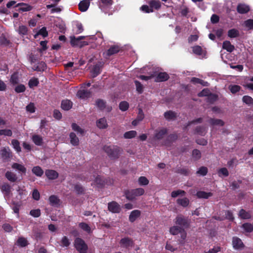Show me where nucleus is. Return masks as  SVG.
Instances as JSON below:
<instances>
[{
	"label": "nucleus",
	"mask_w": 253,
	"mask_h": 253,
	"mask_svg": "<svg viewBox=\"0 0 253 253\" xmlns=\"http://www.w3.org/2000/svg\"><path fill=\"white\" fill-rule=\"evenodd\" d=\"M33 173L37 176L41 177L43 174V171L42 168L39 166H36L33 167L32 170Z\"/></svg>",
	"instance_id": "33"
},
{
	"label": "nucleus",
	"mask_w": 253,
	"mask_h": 253,
	"mask_svg": "<svg viewBox=\"0 0 253 253\" xmlns=\"http://www.w3.org/2000/svg\"><path fill=\"white\" fill-rule=\"evenodd\" d=\"M26 110L31 113H34L35 111V107L33 103H30L26 106Z\"/></svg>",
	"instance_id": "63"
},
{
	"label": "nucleus",
	"mask_w": 253,
	"mask_h": 253,
	"mask_svg": "<svg viewBox=\"0 0 253 253\" xmlns=\"http://www.w3.org/2000/svg\"><path fill=\"white\" fill-rule=\"evenodd\" d=\"M164 116L167 120H172L176 118V113L173 111H169L165 113Z\"/></svg>",
	"instance_id": "34"
},
{
	"label": "nucleus",
	"mask_w": 253,
	"mask_h": 253,
	"mask_svg": "<svg viewBox=\"0 0 253 253\" xmlns=\"http://www.w3.org/2000/svg\"><path fill=\"white\" fill-rule=\"evenodd\" d=\"M139 184L141 185H146L149 183V180L144 176H141L138 179Z\"/></svg>",
	"instance_id": "56"
},
{
	"label": "nucleus",
	"mask_w": 253,
	"mask_h": 253,
	"mask_svg": "<svg viewBox=\"0 0 253 253\" xmlns=\"http://www.w3.org/2000/svg\"><path fill=\"white\" fill-rule=\"evenodd\" d=\"M25 86L23 84H19L15 88V91L17 93L23 92L25 91Z\"/></svg>",
	"instance_id": "64"
},
{
	"label": "nucleus",
	"mask_w": 253,
	"mask_h": 253,
	"mask_svg": "<svg viewBox=\"0 0 253 253\" xmlns=\"http://www.w3.org/2000/svg\"><path fill=\"white\" fill-rule=\"evenodd\" d=\"M222 48L229 52H232L235 49L234 46L231 44V42L228 41L223 42Z\"/></svg>",
	"instance_id": "20"
},
{
	"label": "nucleus",
	"mask_w": 253,
	"mask_h": 253,
	"mask_svg": "<svg viewBox=\"0 0 253 253\" xmlns=\"http://www.w3.org/2000/svg\"><path fill=\"white\" fill-rule=\"evenodd\" d=\"M209 123L212 126H223L224 124L223 121L220 119H210L209 120Z\"/></svg>",
	"instance_id": "37"
},
{
	"label": "nucleus",
	"mask_w": 253,
	"mask_h": 253,
	"mask_svg": "<svg viewBox=\"0 0 253 253\" xmlns=\"http://www.w3.org/2000/svg\"><path fill=\"white\" fill-rule=\"evenodd\" d=\"M245 26L248 28L249 30L253 29V19H248L244 22Z\"/></svg>",
	"instance_id": "59"
},
{
	"label": "nucleus",
	"mask_w": 253,
	"mask_h": 253,
	"mask_svg": "<svg viewBox=\"0 0 253 253\" xmlns=\"http://www.w3.org/2000/svg\"><path fill=\"white\" fill-rule=\"evenodd\" d=\"M211 192H206L205 191H200L197 192L196 195L199 198L208 199L212 196Z\"/></svg>",
	"instance_id": "28"
},
{
	"label": "nucleus",
	"mask_w": 253,
	"mask_h": 253,
	"mask_svg": "<svg viewBox=\"0 0 253 253\" xmlns=\"http://www.w3.org/2000/svg\"><path fill=\"white\" fill-rule=\"evenodd\" d=\"M208 172V169L205 167H201L199 170L197 171V173L200 175L204 176L207 174Z\"/></svg>",
	"instance_id": "58"
},
{
	"label": "nucleus",
	"mask_w": 253,
	"mask_h": 253,
	"mask_svg": "<svg viewBox=\"0 0 253 253\" xmlns=\"http://www.w3.org/2000/svg\"><path fill=\"white\" fill-rule=\"evenodd\" d=\"M192 157L196 160L200 159L201 157L200 151L197 149H194L192 152Z\"/></svg>",
	"instance_id": "54"
},
{
	"label": "nucleus",
	"mask_w": 253,
	"mask_h": 253,
	"mask_svg": "<svg viewBox=\"0 0 253 253\" xmlns=\"http://www.w3.org/2000/svg\"><path fill=\"white\" fill-rule=\"evenodd\" d=\"M242 227L247 232H251L253 229V226L251 223H245Z\"/></svg>",
	"instance_id": "57"
},
{
	"label": "nucleus",
	"mask_w": 253,
	"mask_h": 253,
	"mask_svg": "<svg viewBox=\"0 0 253 253\" xmlns=\"http://www.w3.org/2000/svg\"><path fill=\"white\" fill-rule=\"evenodd\" d=\"M10 82L13 84H17L19 82L18 75L15 73L12 75L10 78Z\"/></svg>",
	"instance_id": "52"
},
{
	"label": "nucleus",
	"mask_w": 253,
	"mask_h": 253,
	"mask_svg": "<svg viewBox=\"0 0 253 253\" xmlns=\"http://www.w3.org/2000/svg\"><path fill=\"white\" fill-rule=\"evenodd\" d=\"M120 50V47L117 45H113L111 46L107 52L108 56H111L114 54L117 53Z\"/></svg>",
	"instance_id": "31"
},
{
	"label": "nucleus",
	"mask_w": 253,
	"mask_h": 253,
	"mask_svg": "<svg viewBox=\"0 0 253 253\" xmlns=\"http://www.w3.org/2000/svg\"><path fill=\"white\" fill-rule=\"evenodd\" d=\"M49 201L52 206L58 205L59 202V200L57 196L55 195H51L49 198Z\"/></svg>",
	"instance_id": "43"
},
{
	"label": "nucleus",
	"mask_w": 253,
	"mask_h": 253,
	"mask_svg": "<svg viewBox=\"0 0 253 253\" xmlns=\"http://www.w3.org/2000/svg\"><path fill=\"white\" fill-rule=\"evenodd\" d=\"M0 189L5 197H9L10 196L11 191V187L9 184L8 183H3L1 186Z\"/></svg>",
	"instance_id": "11"
},
{
	"label": "nucleus",
	"mask_w": 253,
	"mask_h": 253,
	"mask_svg": "<svg viewBox=\"0 0 253 253\" xmlns=\"http://www.w3.org/2000/svg\"><path fill=\"white\" fill-rule=\"evenodd\" d=\"M27 240L23 237H20L17 240V245L20 247H24L27 245Z\"/></svg>",
	"instance_id": "45"
},
{
	"label": "nucleus",
	"mask_w": 253,
	"mask_h": 253,
	"mask_svg": "<svg viewBox=\"0 0 253 253\" xmlns=\"http://www.w3.org/2000/svg\"><path fill=\"white\" fill-rule=\"evenodd\" d=\"M169 76L168 74L165 72L160 73L156 77L155 81L156 82H164L168 80Z\"/></svg>",
	"instance_id": "19"
},
{
	"label": "nucleus",
	"mask_w": 253,
	"mask_h": 253,
	"mask_svg": "<svg viewBox=\"0 0 253 253\" xmlns=\"http://www.w3.org/2000/svg\"><path fill=\"white\" fill-rule=\"evenodd\" d=\"M19 6H20V7L19 8V10H21L22 11H29L32 10V7L31 6L25 3H18L16 5V7H18Z\"/></svg>",
	"instance_id": "27"
},
{
	"label": "nucleus",
	"mask_w": 253,
	"mask_h": 253,
	"mask_svg": "<svg viewBox=\"0 0 253 253\" xmlns=\"http://www.w3.org/2000/svg\"><path fill=\"white\" fill-rule=\"evenodd\" d=\"M177 204L185 208L188 206L189 204V200L187 198H179L177 200Z\"/></svg>",
	"instance_id": "25"
},
{
	"label": "nucleus",
	"mask_w": 253,
	"mask_h": 253,
	"mask_svg": "<svg viewBox=\"0 0 253 253\" xmlns=\"http://www.w3.org/2000/svg\"><path fill=\"white\" fill-rule=\"evenodd\" d=\"M120 244L122 247L127 248L132 246L133 242L129 238H124L121 240Z\"/></svg>",
	"instance_id": "14"
},
{
	"label": "nucleus",
	"mask_w": 253,
	"mask_h": 253,
	"mask_svg": "<svg viewBox=\"0 0 253 253\" xmlns=\"http://www.w3.org/2000/svg\"><path fill=\"white\" fill-rule=\"evenodd\" d=\"M108 209L110 211L113 213H119L121 211L120 206L114 201L108 203Z\"/></svg>",
	"instance_id": "7"
},
{
	"label": "nucleus",
	"mask_w": 253,
	"mask_h": 253,
	"mask_svg": "<svg viewBox=\"0 0 253 253\" xmlns=\"http://www.w3.org/2000/svg\"><path fill=\"white\" fill-rule=\"evenodd\" d=\"M11 168L20 172L25 173L26 171V168L23 165L18 163H14L12 164Z\"/></svg>",
	"instance_id": "17"
},
{
	"label": "nucleus",
	"mask_w": 253,
	"mask_h": 253,
	"mask_svg": "<svg viewBox=\"0 0 253 253\" xmlns=\"http://www.w3.org/2000/svg\"><path fill=\"white\" fill-rule=\"evenodd\" d=\"M137 132L135 130H131L125 132L124 137L126 139H130L134 137L136 135Z\"/></svg>",
	"instance_id": "40"
},
{
	"label": "nucleus",
	"mask_w": 253,
	"mask_h": 253,
	"mask_svg": "<svg viewBox=\"0 0 253 253\" xmlns=\"http://www.w3.org/2000/svg\"><path fill=\"white\" fill-rule=\"evenodd\" d=\"M80 227L84 231L88 233L91 232V228L90 226L86 223L84 222H81L79 224Z\"/></svg>",
	"instance_id": "42"
},
{
	"label": "nucleus",
	"mask_w": 253,
	"mask_h": 253,
	"mask_svg": "<svg viewBox=\"0 0 253 253\" xmlns=\"http://www.w3.org/2000/svg\"><path fill=\"white\" fill-rule=\"evenodd\" d=\"M45 175L49 179H55L58 176V173L55 170L48 169L45 171Z\"/></svg>",
	"instance_id": "16"
},
{
	"label": "nucleus",
	"mask_w": 253,
	"mask_h": 253,
	"mask_svg": "<svg viewBox=\"0 0 253 253\" xmlns=\"http://www.w3.org/2000/svg\"><path fill=\"white\" fill-rule=\"evenodd\" d=\"M1 158L5 161H9L12 157L11 152L9 147H3L0 150Z\"/></svg>",
	"instance_id": "6"
},
{
	"label": "nucleus",
	"mask_w": 253,
	"mask_h": 253,
	"mask_svg": "<svg viewBox=\"0 0 253 253\" xmlns=\"http://www.w3.org/2000/svg\"><path fill=\"white\" fill-rule=\"evenodd\" d=\"M191 82L194 84H200L203 85H207V83L205 82L204 81L197 78H192L191 80Z\"/></svg>",
	"instance_id": "49"
},
{
	"label": "nucleus",
	"mask_w": 253,
	"mask_h": 253,
	"mask_svg": "<svg viewBox=\"0 0 253 253\" xmlns=\"http://www.w3.org/2000/svg\"><path fill=\"white\" fill-rule=\"evenodd\" d=\"M239 216L242 219H249L251 217V215L249 212L242 209L239 211Z\"/></svg>",
	"instance_id": "35"
},
{
	"label": "nucleus",
	"mask_w": 253,
	"mask_h": 253,
	"mask_svg": "<svg viewBox=\"0 0 253 253\" xmlns=\"http://www.w3.org/2000/svg\"><path fill=\"white\" fill-rule=\"evenodd\" d=\"M70 143L73 146H78L79 144V139L74 132H71L70 134Z\"/></svg>",
	"instance_id": "24"
},
{
	"label": "nucleus",
	"mask_w": 253,
	"mask_h": 253,
	"mask_svg": "<svg viewBox=\"0 0 253 253\" xmlns=\"http://www.w3.org/2000/svg\"><path fill=\"white\" fill-rule=\"evenodd\" d=\"M70 242L66 236H64L61 240V246L62 247H68Z\"/></svg>",
	"instance_id": "51"
},
{
	"label": "nucleus",
	"mask_w": 253,
	"mask_h": 253,
	"mask_svg": "<svg viewBox=\"0 0 253 253\" xmlns=\"http://www.w3.org/2000/svg\"><path fill=\"white\" fill-rule=\"evenodd\" d=\"M32 139L34 143L38 146H41L43 143L42 137L40 135L34 134L32 137Z\"/></svg>",
	"instance_id": "18"
},
{
	"label": "nucleus",
	"mask_w": 253,
	"mask_h": 253,
	"mask_svg": "<svg viewBox=\"0 0 253 253\" xmlns=\"http://www.w3.org/2000/svg\"><path fill=\"white\" fill-rule=\"evenodd\" d=\"M104 150L111 159H116L120 156L122 150L117 146H105Z\"/></svg>",
	"instance_id": "1"
},
{
	"label": "nucleus",
	"mask_w": 253,
	"mask_h": 253,
	"mask_svg": "<svg viewBox=\"0 0 253 253\" xmlns=\"http://www.w3.org/2000/svg\"><path fill=\"white\" fill-rule=\"evenodd\" d=\"M140 215V211L139 210L132 211L129 216V220L130 222L134 221Z\"/></svg>",
	"instance_id": "22"
},
{
	"label": "nucleus",
	"mask_w": 253,
	"mask_h": 253,
	"mask_svg": "<svg viewBox=\"0 0 253 253\" xmlns=\"http://www.w3.org/2000/svg\"><path fill=\"white\" fill-rule=\"evenodd\" d=\"M103 66V63L99 62L94 66L91 72L92 74V77L94 78L100 73L101 69Z\"/></svg>",
	"instance_id": "10"
},
{
	"label": "nucleus",
	"mask_w": 253,
	"mask_h": 253,
	"mask_svg": "<svg viewBox=\"0 0 253 253\" xmlns=\"http://www.w3.org/2000/svg\"><path fill=\"white\" fill-rule=\"evenodd\" d=\"M232 245L233 248L236 250H242L244 247V245L242 240L237 237H233Z\"/></svg>",
	"instance_id": "9"
},
{
	"label": "nucleus",
	"mask_w": 253,
	"mask_h": 253,
	"mask_svg": "<svg viewBox=\"0 0 253 253\" xmlns=\"http://www.w3.org/2000/svg\"><path fill=\"white\" fill-rule=\"evenodd\" d=\"M46 69V65L44 62H41L39 63L38 65L35 68V70L38 71H43Z\"/></svg>",
	"instance_id": "55"
},
{
	"label": "nucleus",
	"mask_w": 253,
	"mask_h": 253,
	"mask_svg": "<svg viewBox=\"0 0 253 253\" xmlns=\"http://www.w3.org/2000/svg\"><path fill=\"white\" fill-rule=\"evenodd\" d=\"M149 5L151 9H159L161 6V2L158 0H153L149 2Z\"/></svg>",
	"instance_id": "30"
},
{
	"label": "nucleus",
	"mask_w": 253,
	"mask_h": 253,
	"mask_svg": "<svg viewBox=\"0 0 253 253\" xmlns=\"http://www.w3.org/2000/svg\"><path fill=\"white\" fill-rule=\"evenodd\" d=\"M250 10V7L249 5L245 3H240L237 5V11L242 14H246Z\"/></svg>",
	"instance_id": "8"
},
{
	"label": "nucleus",
	"mask_w": 253,
	"mask_h": 253,
	"mask_svg": "<svg viewBox=\"0 0 253 253\" xmlns=\"http://www.w3.org/2000/svg\"><path fill=\"white\" fill-rule=\"evenodd\" d=\"M96 126L100 129H105L108 127L106 119L105 118L99 119L96 121Z\"/></svg>",
	"instance_id": "15"
},
{
	"label": "nucleus",
	"mask_w": 253,
	"mask_h": 253,
	"mask_svg": "<svg viewBox=\"0 0 253 253\" xmlns=\"http://www.w3.org/2000/svg\"><path fill=\"white\" fill-rule=\"evenodd\" d=\"M39 82L37 78H32L29 82V86L30 88H32L34 86H36L38 85Z\"/></svg>",
	"instance_id": "48"
},
{
	"label": "nucleus",
	"mask_w": 253,
	"mask_h": 253,
	"mask_svg": "<svg viewBox=\"0 0 253 253\" xmlns=\"http://www.w3.org/2000/svg\"><path fill=\"white\" fill-rule=\"evenodd\" d=\"M11 144L13 148L17 152H20L21 151L19 141L16 139H13L11 141Z\"/></svg>",
	"instance_id": "44"
},
{
	"label": "nucleus",
	"mask_w": 253,
	"mask_h": 253,
	"mask_svg": "<svg viewBox=\"0 0 253 253\" xmlns=\"http://www.w3.org/2000/svg\"><path fill=\"white\" fill-rule=\"evenodd\" d=\"M134 83L136 87V90L139 93H142L143 90V85L141 84V83L137 81H135Z\"/></svg>",
	"instance_id": "62"
},
{
	"label": "nucleus",
	"mask_w": 253,
	"mask_h": 253,
	"mask_svg": "<svg viewBox=\"0 0 253 253\" xmlns=\"http://www.w3.org/2000/svg\"><path fill=\"white\" fill-rule=\"evenodd\" d=\"M85 38L84 36H79L77 38L75 36L70 37V42L73 46L82 47L84 45H87V42L83 41L82 40Z\"/></svg>",
	"instance_id": "3"
},
{
	"label": "nucleus",
	"mask_w": 253,
	"mask_h": 253,
	"mask_svg": "<svg viewBox=\"0 0 253 253\" xmlns=\"http://www.w3.org/2000/svg\"><path fill=\"white\" fill-rule=\"evenodd\" d=\"M185 194L186 192L184 191L181 190H178L176 191H172L171 193V196L172 198H175L180 195L182 196L185 195Z\"/></svg>",
	"instance_id": "46"
},
{
	"label": "nucleus",
	"mask_w": 253,
	"mask_h": 253,
	"mask_svg": "<svg viewBox=\"0 0 253 253\" xmlns=\"http://www.w3.org/2000/svg\"><path fill=\"white\" fill-rule=\"evenodd\" d=\"M30 214L35 217H38L41 215V211L39 209L33 210L30 211Z\"/></svg>",
	"instance_id": "61"
},
{
	"label": "nucleus",
	"mask_w": 253,
	"mask_h": 253,
	"mask_svg": "<svg viewBox=\"0 0 253 253\" xmlns=\"http://www.w3.org/2000/svg\"><path fill=\"white\" fill-rule=\"evenodd\" d=\"M75 247L77 250L80 253H86L87 250V246L84 241L80 238H77L75 240Z\"/></svg>",
	"instance_id": "4"
},
{
	"label": "nucleus",
	"mask_w": 253,
	"mask_h": 253,
	"mask_svg": "<svg viewBox=\"0 0 253 253\" xmlns=\"http://www.w3.org/2000/svg\"><path fill=\"white\" fill-rule=\"evenodd\" d=\"M77 95L80 98L85 99L91 96V92L88 90H80L78 91Z\"/></svg>",
	"instance_id": "12"
},
{
	"label": "nucleus",
	"mask_w": 253,
	"mask_h": 253,
	"mask_svg": "<svg viewBox=\"0 0 253 253\" xmlns=\"http://www.w3.org/2000/svg\"><path fill=\"white\" fill-rule=\"evenodd\" d=\"M182 230L181 227L177 226H173L169 229V232L172 235H177L181 233Z\"/></svg>",
	"instance_id": "36"
},
{
	"label": "nucleus",
	"mask_w": 253,
	"mask_h": 253,
	"mask_svg": "<svg viewBox=\"0 0 253 253\" xmlns=\"http://www.w3.org/2000/svg\"><path fill=\"white\" fill-rule=\"evenodd\" d=\"M6 178L10 181L14 182L17 179V175L15 173L10 171H7L5 173Z\"/></svg>",
	"instance_id": "21"
},
{
	"label": "nucleus",
	"mask_w": 253,
	"mask_h": 253,
	"mask_svg": "<svg viewBox=\"0 0 253 253\" xmlns=\"http://www.w3.org/2000/svg\"><path fill=\"white\" fill-rule=\"evenodd\" d=\"M239 36V32L235 29H232L228 31V36L231 38L238 37Z\"/></svg>",
	"instance_id": "38"
},
{
	"label": "nucleus",
	"mask_w": 253,
	"mask_h": 253,
	"mask_svg": "<svg viewBox=\"0 0 253 253\" xmlns=\"http://www.w3.org/2000/svg\"><path fill=\"white\" fill-rule=\"evenodd\" d=\"M129 104L126 101H122L119 104V108L122 111H126L128 108Z\"/></svg>",
	"instance_id": "47"
},
{
	"label": "nucleus",
	"mask_w": 253,
	"mask_h": 253,
	"mask_svg": "<svg viewBox=\"0 0 253 253\" xmlns=\"http://www.w3.org/2000/svg\"><path fill=\"white\" fill-rule=\"evenodd\" d=\"M39 35L42 36L43 37L47 36L48 33L46 28L42 27L41 29H40L38 33L35 35V38H36L37 36Z\"/></svg>",
	"instance_id": "50"
},
{
	"label": "nucleus",
	"mask_w": 253,
	"mask_h": 253,
	"mask_svg": "<svg viewBox=\"0 0 253 253\" xmlns=\"http://www.w3.org/2000/svg\"><path fill=\"white\" fill-rule=\"evenodd\" d=\"M72 102L69 100H64L61 103V107L64 110H69L72 107Z\"/></svg>",
	"instance_id": "23"
},
{
	"label": "nucleus",
	"mask_w": 253,
	"mask_h": 253,
	"mask_svg": "<svg viewBox=\"0 0 253 253\" xmlns=\"http://www.w3.org/2000/svg\"><path fill=\"white\" fill-rule=\"evenodd\" d=\"M242 100L244 103L248 105L253 104V99L249 96H244Z\"/></svg>",
	"instance_id": "53"
},
{
	"label": "nucleus",
	"mask_w": 253,
	"mask_h": 253,
	"mask_svg": "<svg viewBox=\"0 0 253 253\" xmlns=\"http://www.w3.org/2000/svg\"><path fill=\"white\" fill-rule=\"evenodd\" d=\"M12 135V132L10 129H1L0 130V135H5L11 136Z\"/></svg>",
	"instance_id": "60"
},
{
	"label": "nucleus",
	"mask_w": 253,
	"mask_h": 253,
	"mask_svg": "<svg viewBox=\"0 0 253 253\" xmlns=\"http://www.w3.org/2000/svg\"><path fill=\"white\" fill-rule=\"evenodd\" d=\"M167 129L164 128L159 130H157L156 131L155 137L157 139H161L164 136L165 134H167Z\"/></svg>",
	"instance_id": "26"
},
{
	"label": "nucleus",
	"mask_w": 253,
	"mask_h": 253,
	"mask_svg": "<svg viewBox=\"0 0 253 253\" xmlns=\"http://www.w3.org/2000/svg\"><path fill=\"white\" fill-rule=\"evenodd\" d=\"M144 193V190L142 188L127 190L125 192L126 198L128 200H133L136 199V197L142 195Z\"/></svg>",
	"instance_id": "2"
},
{
	"label": "nucleus",
	"mask_w": 253,
	"mask_h": 253,
	"mask_svg": "<svg viewBox=\"0 0 253 253\" xmlns=\"http://www.w3.org/2000/svg\"><path fill=\"white\" fill-rule=\"evenodd\" d=\"M95 105L101 110H103L106 106V102L101 99H98L96 100Z\"/></svg>",
	"instance_id": "32"
},
{
	"label": "nucleus",
	"mask_w": 253,
	"mask_h": 253,
	"mask_svg": "<svg viewBox=\"0 0 253 253\" xmlns=\"http://www.w3.org/2000/svg\"><path fill=\"white\" fill-rule=\"evenodd\" d=\"M90 5V0H82L79 4V8L82 12L86 11Z\"/></svg>",
	"instance_id": "13"
},
{
	"label": "nucleus",
	"mask_w": 253,
	"mask_h": 253,
	"mask_svg": "<svg viewBox=\"0 0 253 253\" xmlns=\"http://www.w3.org/2000/svg\"><path fill=\"white\" fill-rule=\"evenodd\" d=\"M71 126L72 129L75 131H76L78 133L81 134V135H84V130L76 123H73Z\"/></svg>",
	"instance_id": "29"
},
{
	"label": "nucleus",
	"mask_w": 253,
	"mask_h": 253,
	"mask_svg": "<svg viewBox=\"0 0 253 253\" xmlns=\"http://www.w3.org/2000/svg\"><path fill=\"white\" fill-rule=\"evenodd\" d=\"M174 222L176 224L181 226L188 227L190 223V220L187 217H185L181 214L177 215L174 219Z\"/></svg>",
	"instance_id": "5"
},
{
	"label": "nucleus",
	"mask_w": 253,
	"mask_h": 253,
	"mask_svg": "<svg viewBox=\"0 0 253 253\" xmlns=\"http://www.w3.org/2000/svg\"><path fill=\"white\" fill-rule=\"evenodd\" d=\"M17 31L20 35H26L28 33V28L25 26L20 25Z\"/></svg>",
	"instance_id": "41"
},
{
	"label": "nucleus",
	"mask_w": 253,
	"mask_h": 253,
	"mask_svg": "<svg viewBox=\"0 0 253 253\" xmlns=\"http://www.w3.org/2000/svg\"><path fill=\"white\" fill-rule=\"evenodd\" d=\"M218 175L219 177H226L229 175V172L225 168H222L219 169L217 171Z\"/></svg>",
	"instance_id": "39"
}]
</instances>
